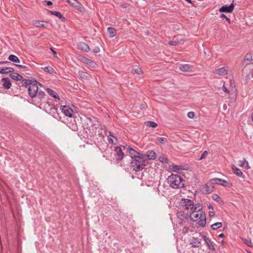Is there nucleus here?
Listing matches in <instances>:
<instances>
[{
    "instance_id": "nucleus-30",
    "label": "nucleus",
    "mask_w": 253,
    "mask_h": 253,
    "mask_svg": "<svg viewBox=\"0 0 253 253\" xmlns=\"http://www.w3.org/2000/svg\"><path fill=\"white\" fill-rule=\"evenodd\" d=\"M43 70L45 72H47L50 74H53L54 73H56L54 69L50 66H47V67H44L43 69Z\"/></svg>"
},
{
    "instance_id": "nucleus-28",
    "label": "nucleus",
    "mask_w": 253,
    "mask_h": 253,
    "mask_svg": "<svg viewBox=\"0 0 253 253\" xmlns=\"http://www.w3.org/2000/svg\"><path fill=\"white\" fill-rule=\"evenodd\" d=\"M46 90L49 93V94L52 96L53 98L58 100L60 99L59 96L53 90L49 88H47Z\"/></svg>"
},
{
    "instance_id": "nucleus-31",
    "label": "nucleus",
    "mask_w": 253,
    "mask_h": 253,
    "mask_svg": "<svg viewBox=\"0 0 253 253\" xmlns=\"http://www.w3.org/2000/svg\"><path fill=\"white\" fill-rule=\"evenodd\" d=\"M145 125L147 126L155 128L158 126V124L152 121H147L145 122Z\"/></svg>"
},
{
    "instance_id": "nucleus-9",
    "label": "nucleus",
    "mask_w": 253,
    "mask_h": 253,
    "mask_svg": "<svg viewBox=\"0 0 253 253\" xmlns=\"http://www.w3.org/2000/svg\"><path fill=\"white\" fill-rule=\"evenodd\" d=\"M114 156L117 161H119L123 159L124 154L120 146H117L115 148Z\"/></svg>"
},
{
    "instance_id": "nucleus-18",
    "label": "nucleus",
    "mask_w": 253,
    "mask_h": 253,
    "mask_svg": "<svg viewBox=\"0 0 253 253\" xmlns=\"http://www.w3.org/2000/svg\"><path fill=\"white\" fill-rule=\"evenodd\" d=\"M10 77L15 81H21L22 84L23 85V81L25 79H23V78L20 75L17 73H12L10 75Z\"/></svg>"
},
{
    "instance_id": "nucleus-54",
    "label": "nucleus",
    "mask_w": 253,
    "mask_h": 253,
    "mask_svg": "<svg viewBox=\"0 0 253 253\" xmlns=\"http://www.w3.org/2000/svg\"><path fill=\"white\" fill-rule=\"evenodd\" d=\"M179 220L180 221L179 222V224L181 225L182 224L183 222H184V218H180Z\"/></svg>"
},
{
    "instance_id": "nucleus-22",
    "label": "nucleus",
    "mask_w": 253,
    "mask_h": 253,
    "mask_svg": "<svg viewBox=\"0 0 253 253\" xmlns=\"http://www.w3.org/2000/svg\"><path fill=\"white\" fill-rule=\"evenodd\" d=\"M14 71V69L11 67H5L0 68V73L1 74H8L9 73H13Z\"/></svg>"
},
{
    "instance_id": "nucleus-29",
    "label": "nucleus",
    "mask_w": 253,
    "mask_h": 253,
    "mask_svg": "<svg viewBox=\"0 0 253 253\" xmlns=\"http://www.w3.org/2000/svg\"><path fill=\"white\" fill-rule=\"evenodd\" d=\"M8 59L14 63L20 62V60L19 59L18 57L13 54L10 55L8 57Z\"/></svg>"
},
{
    "instance_id": "nucleus-55",
    "label": "nucleus",
    "mask_w": 253,
    "mask_h": 253,
    "mask_svg": "<svg viewBox=\"0 0 253 253\" xmlns=\"http://www.w3.org/2000/svg\"><path fill=\"white\" fill-rule=\"evenodd\" d=\"M208 208L209 209H212L213 210V207L212 205H211V204H209V205H208Z\"/></svg>"
},
{
    "instance_id": "nucleus-53",
    "label": "nucleus",
    "mask_w": 253,
    "mask_h": 253,
    "mask_svg": "<svg viewBox=\"0 0 253 253\" xmlns=\"http://www.w3.org/2000/svg\"><path fill=\"white\" fill-rule=\"evenodd\" d=\"M10 62L9 61H0V65H2L4 64H9Z\"/></svg>"
},
{
    "instance_id": "nucleus-26",
    "label": "nucleus",
    "mask_w": 253,
    "mask_h": 253,
    "mask_svg": "<svg viewBox=\"0 0 253 253\" xmlns=\"http://www.w3.org/2000/svg\"><path fill=\"white\" fill-rule=\"evenodd\" d=\"M203 239H204V241H205V243L208 245L209 248L211 250H214L215 249L214 248V246L211 244L210 240L205 235H203Z\"/></svg>"
},
{
    "instance_id": "nucleus-11",
    "label": "nucleus",
    "mask_w": 253,
    "mask_h": 253,
    "mask_svg": "<svg viewBox=\"0 0 253 253\" xmlns=\"http://www.w3.org/2000/svg\"><path fill=\"white\" fill-rule=\"evenodd\" d=\"M67 1L74 7L81 11H84V6L77 0H67Z\"/></svg>"
},
{
    "instance_id": "nucleus-45",
    "label": "nucleus",
    "mask_w": 253,
    "mask_h": 253,
    "mask_svg": "<svg viewBox=\"0 0 253 253\" xmlns=\"http://www.w3.org/2000/svg\"><path fill=\"white\" fill-rule=\"evenodd\" d=\"M245 60H247V61H252L253 60V59H252V57L251 55V54H247L245 57Z\"/></svg>"
},
{
    "instance_id": "nucleus-60",
    "label": "nucleus",
    "mask_w": 253,
    "mask_h": 253,
    "mask_svg": "<svg viewBox=\"0 0 253 253\" xmlns=\"http://www.w3.org/2000/svg\"><path fill=\"white\" fill-rule=\"evenodd\" d=\"M226 19V20L229 23H230V19L227 18H225Z\"/></svg>"
},
{
    "instance_id": "nucleus-37",
    "label": "nucleus",
    "mask_w": 253,
    "mask_h": 253,
    "mask_svg": "<svg viewBox=\"0 0 253 253\" xmlns=\"http://www.w3.org/2000/svg\"><path fill=\"white\" fill-rule=\"evenodd\" d=\"M36 26L38 28H44L45 27V25L43 23L42 21H38L35 23Z\"/></svg>"
},
{
    "instance_id": "nucleus-24",
    "label": "nucleus",
    "mask_w": 253,
    "mask_h": 253,
    "mask_svg": "<svg viewBox=\"0 0 253 253\" xmlns=\"http://www.w3.org/2000/svg\"><path fill=\"white\" fill-rule=\"evenodd\" d=\"M107 33L110 38H113L116 34V30L113 27H108L107 29Z\"/></svg>"
},
{
    "instance_id": "nucleus-15",
    "label": "nucleus",
    "mask_w": 253,
    "mask_h": 253,
    "mask_svg": "<svg viewBox=\"0 0 253 253\" xmlns=\"http://www.w3.org/2000/svg\"><path fill=\"white\" fill-rule=\"evenodd\" d=\"M234 0H232V3L230 5H224L222 6V12L231 13L234 9V5L233 4Z\"/></svg>"
},
{
    "instance_id": "nucleus-62",
    "label": "nucleus",
    "mask_w": 253,
    "mask_h": 253,
    "mask_svg": "<svg viewBox=\"0 0 253 253\" xmlns=\"http://www.w3.org/2000/svg\"><path fill=\"white\" fill-rule=\"evenodd\" d=\"M218 237L221 238V233L218 235Z\"/></svg>"
},
{
    "instance_id": "nucleus-3",
    "label": "nucleus",
    "mask_w": 253,
    "mask_h": 253,
    "mask_svg": "<svg viewBox=\"0 0 253 253\" xmlns=\"http://www.w3.org/2000/svg\"><path fill=\"white\" fill-rule=\"evenodd\" d=\"M169 186L173 189H180L184 187L183 178L178 174H171L167 179Z\"/></svg>"
},
{
    "instance_id": "nucleus-51",
    "label": "nucleus",
    "mask_w": 253,
    "mask_h": 253,
    "mask_svg": "<svg viewBox=\"0 0 253 253\" xmlns=\"http://www.w3.org/2000/svg\"><path fill=\"white\" fill-rule=\"evenodd\" d=\"M44 1L46 3L47 5L48 6H50L52 4V2L51 1L45 0Z\"/></svg>"
},
{
    "instance_id": "nucleus-46",
    "label": "nucleus",
    "mask_w": 253,
    "mask_h": 253,
    "mask_svg": "<svg viewBox=\"0 0 253 253\" xmlns=\"http://www.w3.org/2000/svg\"><path fill=\"white\" fill-rule=\"evenodd\" d=\"M187 116L190 119H193L195 116V114L193 112H189L187 114Z\"/></svg>"
},
{
    "instance_id": "nucleus-33",
    "label": "nucleus",
    "mask_w": 253,
    "mask_h": 253,
    "mask_svg": "<svg viewBox=\"0 0 253 253\" xmlns=\"http://www.w3.org/2000/svg\"><path fill=\"white\" fill-rule=\"evenodd\" d=\"M242 240L243 241V242L246 245H247L248 246H249L250 247H253V244H252V242H251V240L248 239H243V238H242Z\"/></svg>"
},
{
    "instance_id": "nucleus-41",
    "label": "nucleus",
    "mask_w": 253,
    "mask_h": 253,
    "mask_svg": "<svg viewBox=\"0 0 253 253\" xmlns=\"http://www.w3.org/2000/svg\"><path fill=\"white\" fill-rule=\"evenodd\" d=\"M208 152L207 151H205L201 155V157L199 159V160H202V159L206 158V157L208 155Z\"/></svg>"
},
{
    "instance_id": "nucleus-7",
    "label": "nucleus",
    "mask_w": 253,
    "mask_h": 253,
    "mask_svg": "<svg viewBox=\"0 0 253 253\" xmlns=\"http://www.w3.org/2000/svg\"><path fill=\"white\" fill-rule=\"evenodd\" d=\"M95 125L94 121L89 118H86L83 123L84 129L90 131L91 129L93 131V126Z\"/></svg>"
},
{
    "instance_id": "nucleus-6",
    "label": "nucleus",
    "mask_w": 253,
    "mask_h": 253,
    "mask_svg": "<svg viewBox=\"0 0 253 253\" xmlns=\"http://www.w3.org/2000/svg\"><path fill=\"white\" fill-rule=\"evenodd\" d=\"M182 208L187 211H192L193 209L194 202L189 199H182L181 202Z\"/></svg>"
},
{
    "instance_id": "nucleus-56",
    "label": "nucleus",
    "mask_w": 253,
    "mask_h": 253,
    "mask_svg": "<svg viewBox=\"0 0 253 253\" xmlns=\"http://www.w3.org/2000/svg\"><path fill=\"white\" fill-rule=\"evenodd\" d=\"M50 49H51V50H52V51L53 52V54H54V55H56V54H57V52H56L55 51H54V50L52 49V48H50Z\"/></svg>"
},
{
    "instance_id": "nucleus-17",
    "label": "nucleus",
    "mask_w": 253,
    "mask_h": 253,
    "mask_svg": "<svg viewBox=\"0 0 253 253\" xmlns=\"http://www.w3.org/2000/svg\"><path fill=\"white\" fill-rule=\"evenodd\" d=\"M179 68L182 72H191L192 71L193 66L189 64H181Z\"/></svg>"
},
{
    "instance_id": "nucleus-4",
    "label": "nucleus",
    "mask_w": 253,
    "mask_h": 253,
    "mask_svg": "<svg viewBox=\"0 0 253 253\" xmlns=\"http://www.w3.org/2000/svg\"><path fill=\"white\" fill-rule=\"evenodd\" d=\"M222 90L232 96L234 98L236 96V88L235 82L233 80L230 79L224 82L222 85Z\"/></svg>"
},
{
    "instance_id": "nucleus-57",
    "label": "nucleus",
    "mask_w": 253,
    "mask_h": 253,
    "mask_svg": "<svg viewBox=\"0 0 253 253\" xmlns=\"http://www.w3.org/2000/svg\"><path fill=\"white\" fill-rule=\"evenodd\" d=\"M223 109L224 110H226L227 109V106L226 104L223 105Z\"/></svg>"
},
{
    "instance_id": "nucleus-2",
    "label": "nucleus",
    "mask_w": 253,
    "mask_h": 253,
    "mask_svg": "<svg viewBox=\"0 0 253 253\" xmlns=\"http://www.w3.org/2000/svg\"><path fill=\"white\" fill-rule=\"evenodd\" d=\"M38 85L42 84L36 80H24L23 81V86L28 88L29 96L33 98L36 97L38 91Z\"/></svg>"
},
{
    "instance_id": "nucleus-21",
    "label": "nucleus",
    "mask_w": 253,
    "mask_h": 253,
    "mask_svg": "<svg viewBox=\"0 0 253 253\" xmlns=\"http://www.w3.org/2000/svg\"><path fill=\"white\" fill-rule=\"evenodd\" d=\"M79 75L82 79L89 80L91 78V76L86 72L81 71L79 72Z\"/></svg>"
},
{
    "instance_id": "nucleus-10",
    "label": "nucleus",
    "mask_w": 253,
    "mask_h": 253,
    "mask_svg": "<svg viewBox=\"0 0 253 253\" xmlns=\"http://www.w3.org/2000/svg\"><path fill=\"white\" fill-rule=\"evenodd\" d=\"M60 109L62 112L66 116L69 117H72L73 114V110L69 106H61Z\"/></svg>"
},
{
    "instance_id": "nucleus-49",
    "label": "nucleus",
    "mask_w": 253,
    "mask_h": 253,
    "mask_svg": "<svg viewBox=\"0 0 253 253\" xmlns=\"http://www.w3.org/2000/svg\"><path fill=\"white\" fill-rule=\"evenodd\" d=\"M169 43L171 45H176L177 44V42L174 41H169Z\"/></svg>"
},
{
    "instance_id": "nucleus-13",
    "label": "nucleus",
    "mask_w": 253,
    "mask_h": 253,
    "mask_svg": "<svg viewBox=\"0 0 253 253\" xmlns=\"http://www.w3.org/2000/svg\"><path fill=\"white\" fill-rule=\"evenodd\" d=\"M0 84L4 88L6 89H9L11 86L10 80L8 78L1 79L0 81Z\"/></svg>"
},
{
    "instance_id": "nucleus-19",
    "label": "nucleus",
    "mask_w": 253,
    "mask_h": 253,
    "mask_svg": "<svg viewBox=\"0 0 253 253\" xmlns=\"http://www.w3.org/2000/svg\"><path fill=\"white\" fill-rule=\"evenodd\" d=\"M146 158L149 160H153L156 158V154L153 150H150L147 152Z\"/></svg>"
},
{
    "instance_id": "nucleus-23",
    "label": "nucleus",
    "mask_w": 253,
    "mask_h": 253,
    "mask_svg": "<svg viewBox=\"0 0 253 253\" xmlns=\"http://www.w3.org/2000/svg\"><path fill=\"white\" fill-rule=\"evenodd\" d=\"M49 12L51 14L58 17L61 21H64L66 20V18L59 11L50 10Z\"/></svg>"
},
{
    "instance_id": "nucleus-20",
    "label": "nucleus",
    "mask_w": 253,
    "mask_h": 253,
    "mask_svg": "<svg viewBox=\"0 0 253 253\" xmlns=\"http://www.w3.org/2000/svg\"><path fill=\"white\" fill-rule=\"evenodd\" d=\"M202 209V206L200 204L198 203L196 205L194 204L193 210L190 211L189 212H200V211H203Z\"/></svg>"
},
{
    "instance_id": "nucleus-34",
    "label": "nucleus",
    "mask_w": 253,
    "mask_h": 253,
    "mask_svg": "<svg viewBox=\"0 0 253 253\" xmlns=\"http://www.w3.org/2000/svg\"><path fill=\"white\" fill-rule=\"evenodd\" d=\"M221 227V222H216L211 225L212 230H216Z\"/></svg>"
},
{
    "instance_id": "nucleus-61",
    "label": "nucleus",
    "mask_w": 253,
    "mask_h": 253,
    "mask_svg": "<svg viewBox=\"0 0 253 253\" xmlns=\"http://www.w3.org/2000/svg\"><path fill=\"white\" fill-rule=\"evenodd\" d=\"M218 10L219 12H221V7L219 8Z\"/></svg>"
},
{
    "instance_id": "nucleus-8",
    "label": "nucleus",
    "mask_w": 253,
    "mask_h": 253,
    "mask_svg": "<svg viewBox=\"0 0 253 253\" xmlns=\"http://www.w3.org/2000/svg\"><path fill=\"white\" fill-rule=\"evenodd\" d=\"M217 181L220 182H221V179L220 178H213L211 179L210 183H208L205 187L203 188L204 192L206 193H211L212 190V189L213 188V186H212L211 188L210 187V185L211 183H217L218 184H221L220 183H217Z\"/></svg>"
},
{
    "instance_id": "nucleus-52",
    "label": "nucleus",
    "mask_w": 253,
    "mask_h": 253,
    "mask_svg": "<svg viewBox=\"0 0 253 253\" xmlns=\"http://www.w3.org/2000/svg\"><path fill=\"white\" fill-rule=\"evenodd\" d=\"M227 73V71L224 67H222V75L226 74Z\"/></svg>"
},
{
    "instance_id": "nucleus-43",
    "label": "nucleus",
    "mask_w": 253,
    "mask_h": 253,
    "mask_svg": "<svg viewBox=\"0 0 253 253\" xmlns=\"http://www.w3.org/2000/svg\"><path fill=\"white\" fill-rule=\"evenodd\" d=\"M134 73L140 75L142 73V70L140 68H136L133 70Z\"/></svg>"
},
{
    "instance_id": "nucleus-47",
    "label": "nucleus",
    "mask_w": 253,
    "mask_h": 253,
    "mask_svg": "<svg viewBox=\"0 0 253 253\" xmlns=\"http://www.w3.org/2000/svg\"><path fill=\"white\" fill-rule=\"evenodd\" d=\"M93 51L94 53H98L100 51V48L98 46H96L94 48V49H93Z\"/></svg>"
},
{
    "instance_id": "nucleus-48",
    "label": "nucleus",
    "mask_w": 253,
    "mask_h": 253,
    "mask_svg": "<svg viewBox=\"0 0 253 253\" xmlns=\"http://www.w3.org/2000/svg\"><path fill=\"white\" fill-rule=\"evenodd\" d=\"M215 73H216V74H218L219 75H221V68H219V69H217Z\"/></svg>"
},
{
    "instance_id": "nucleus-32",
    "label": "nucleus",
    "mask_w": 253,
    "mask_h": 253,
    "mask_svg": "<svg viewBox=\"0 0 253 253\" xmlns=\"http://www.w3.org/2000/svg\"><path fill=\"white\" fill-rule=\"evenodd\" d=\"M45 96V92L43 91L40 90L39 91H38L36 97H37L40 100H42L44 98Z\"/></svg>"
},
{
    "instance_id": "nucleus-16",
    "label": "nucleus",
    "mask_w": 253,
    "mask_h": 253,
    "mask_svg": "<svg viewBox=\"0 0 253 253\" xmlns=\"http://www.w3.org/2000/svg\"><path fill=\"white\" fill-rule=\"evenodd\" d=\"M190 243L192 247L198 248L201 245V240L198 238H193L192 239L190 240Z\"/></svg>"
},
{
    "instance_id": "nucleus-35",
    "label": "nucleus",
    "mask_w": 253,
    "mask_h": 253,
    "mask_svg": "<svg viewBox=\"0 0 253 253\" xmlns=\"http://www.w3.org/2000/svg\"><path fill=\"white\" fill-rule=\"evenodd\" d=\"M109 133H110V134L109 135V137L108 138V141H109V143H112V144H115L116 143H115L114 142V140L112 138H115L116 139V141H117V139L116 137L115 136H114L113 135L111 134L110 132Z\"/></svg>"
},
{
    "instance_id": "nucleus-38",
    "label": "nucleus",
    "mask_w": 253,
    "mask_h": 253,
    "mask_svg": "<svg viewBox=\"0 0 253 253\" xmlns=\"http://www.w3.org/2000/svg\"><path fill=\"white\" fill-rule=\"evenodd\" d=\"M157 140L162 144L166 143L167 142V139L164 137H157Z\"/></svg>"
},
{
    "instance_id": "nucleus-44",
    "label": "nucleus",
    "mask_w": 253,
    "mask_h": 253,
    "mask_svg": "<svg viewBox=\"0 0 253 253\" xmlns=\"http://www.w3.org/2000/svg\"><path fill=\"white\" fill-rule=\"evenodd\" d=\"M15 65L16 67H18L19 68L23 69H25V70H26L27 71L29 70V69H28V67L27 66H24V65H19V64H15Z\"/></svg>"
},
{
    "instance_id": "nucleus-27",
    "label": "nucleus",
    "mask_w": 253,
    "mask_h": 253,
    "mask_svg": "<svg viewBox=\"0 0 253 253\" xmlns=\"http://www.w3.org/2000/svg\"><path fill=\"white\" fill-rule=\"evenodd\" d=\"M184 168L183 166L178 165H173L171 168V170L177 173H180L181 170H183Z\"/></svg>"
},
{
    "instance_id": "nucleus-58",
    "label": "nucleus",
    "mask_w": 253,
    "mask_h": 253,
    "mask_svg": "<svg viewBox=\"0 0 253 253\" xmlns=\"http://www.w3.org/2000/svg\"><path fill=\"white\" fill-rule=\"evenodd\" d=\"M186 1H187V2L189 3H191L192 2H191V0H185Z\"/></svg>"
},
{
    "instance_id": "nucleus-63",
    "label": "nucleus",
    "mask_w": 253,
    "mask_h": 253,
    "mask_svg": "<svg viewBox=\"0 0 253 253\" xmlns=\"http://www.w3.org/2000/svg\"><path fill=\"white\" fill-rule=\"evenodd\" d=\"M252 121H253V114L252 115Z\"/></svg>"
},
{
    "instance_id": "nucleus-5",
    "label": "nucleus",
    "mask_w": 253,
    "mask_h": 253,
    "mask_svg": "<svg viewBox=\"0 0 253 253\" xmlns=\"http://www.w3.org/2000/svg\"><path fill=\"white\" fill-rule=\"evenodd\" d=\"M190 218L191 220L194 222L198 221L199 226L204 227L206 223V214L204 211L200 212H191Z\"/></svg>"
},
{
    "instance_id": "nucleus-50",
    "label": "nucleus",
    "mask_w": 253,
    "mask_h": 253,
    "mask_svg": "<svg viewBox=\"0 0 253 253\" xmlns=\"http://www.w3.org/2000/svg\"><path fill=\"white\" fill-rule=\"evenodd\" d=\"M209 215L211 217L213 216L214 215V211H210L209 212Z\"/></svg>"
},
{
    "instance_id": "nucleus-42",
    "label": "nucleus",
    "mask_w": 253,
    "mask_h": 253,
    "mask_svg": "<svg viewBox=\"0 0 253 253\" xmlns=\"http://www.w3.org/2000/svg\"><path fill=\"white\" fill-rule=\"evenodd\" d=\"M231 185H232V184L231 183H229V182L226 181L225 180L222 179V186L229 187Z\"/></svg>"
},
{
    "instance_id": "nucleus-1",
    "label": "nucleus",
    "mask_w": 253,
    "mask_h": 253,
    "mask_svg": "<svg viewBox=\"0 0 253 253\" xmlns=\"http://www.w3.org/2000/svg\"><path fill=\"white\" fill-rule=\"evenodd\" d=\"M125 147L131 155V166L133 169L135 171L142 170L146 166V155L137 152L129 146H126Z\"/></svg>"
},
{
    "instance_id": "nucleus-39",
    "label": "nucleus",
    "mask_w": 253,
    "mask_h": 253,
    "mask_svg": "<svg viewBox=\"0 0 253 253\" xmlns=\"http://www.w3.org/2000/svg\"><path fill=\"white\" fill-rule=\"evenodd\" d=\"M212 198L213 200L217 201L218 203H219L220 197L216 194H213L212 195Z\"/></svg>"
},
{
    "instance_id": "nucleus-59",
    "label": "nucleus",
    "mask_w": 253,
    "mask_h": 253,
    "mask_svg": "<svg viewBox=\"0 0 253 253\" xmlns=\"http://www.w3.org/2000/svg\"><path fill=\"white\" fill-rule=\"evenodd\" d=\"M222 18H227V16L225 14H222Z\"/></svg>"
},
{
    "instance_id": "nucleus-14",
    "label": "nucleus",
    "mask_w": 253,
    "mask_h": 253,
    "mask_svg": "<svg viewBox=\"0 0 253 253\" xmlns=\"http://www.w3.org/2000/svg\"><path fill=\"white\" fill-rule=\"evenodd\" d=\"M77 45L79 49L82 51L88 52L90 50V48L88 45L84 42H79Z\"/></svg>"
},
{
    "instance_id": "nucleus-25",
    "label": "nucleus",
    "mask_w": 253,
    "mask_h": 253,
    "mask_svg": "<svg viewBox=\"0 0 253 253\" xmlns=\"http://www.w3.org/2000/svg\"><path fill=\"white\" fill-rule=\"evenodd\" d=\"M232 170L235 174L239 177H242L243 173L241 170L234 165L232 166Z\"/></svg>"
},
{
    "instance_id": "nucleus-40",
    "label": "nucleus",
    "mask_w": 253,
    "mask_h": 253,
    "mask_svg": "<svg viewBox=\"0 0 253 253\" xmlns=\"http://www.w3.org/2000/svg\"><path fill=\"white\" fill-rule=\"evenodd\" d=\"M245 163H247V164H248V163L245 158H243L242 160H239V166L240 167H243Z\"/></svg>"
},
{
    "instance_id": "nucleus-64",
    "label": "nucleus",
    "mask_w": 253,
    "mask_h": 253,
    "mask_svg": "<svg viewBox=\"0 0 253 253\" xmlns=\"http://www.w3.org/2000/svg\"><path fill=\"white\" fill-rule=\"evenodd\" d=\"M53 110H54V111H56V109H55V108H53Z\"/></svg>"
},
{
    "instance_id": "nucleus-36",
    "label": "nucleus",
    "mask_w": 253,
    "mask_h": 253,
    "mask_svg": "<svg viewBox=\"0 0 253 253\" xmlns=\"http://www.w3.org/2000/svg\"><path fill=\"white\" fill-rule=\"evenodd\" d=\"M159 161L163 163H168V159L167 157L164 156H161L159 158Z\"/></svg>"
},
{
    "instance_id": "nucleus-12",
    "label": "nucleus",
    "mask_w": 253,
    "mask_h": 253,
    "mask_svg": "<svg viewBox=\"0 0 253 253\" xmlns=\"http://www.w3.org/2000/svg\"><path fill=\"white\" fill-rule=\"evenodd\" d=\"M81 60L83 63L87 64L88 66L91 68H95L97 66L96 63L94 61L87 58L86 57L82 56L81 58Z\"/></svg>"
}]
</instances>
